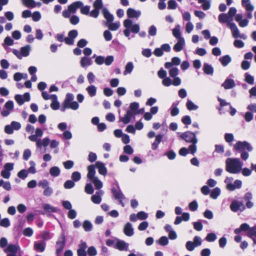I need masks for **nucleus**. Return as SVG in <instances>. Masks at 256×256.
Wrapping results in <instances>:
<instances>
[{
	"label": "nucleus",
	"instance_id": "nucleus-1",
	"mask_svg": "<svg viewBox=\"0 0 256 256\" xmlns=\"http://www.w3.org/2000/svg\"><path fill=\"white\" fill-rule=\"evenodd\" d=\"M234 149L241 152L240 158L244 160H246L249 157L248 152L252 150L253 148L251 144L246 141H238L234 146Z\"/></svg>",
	"mask_w": 256,
	"mask_h": 256
},
{
	"label": "nucleus",
	"instance_id": "nucleus-2",
	"mask_svg": "<svg viewBox=\"0 0 256 256\" xmlns=\"http://www.w3.org/2000/svg\"><path fill=\"white\" fill-rule=\"evenodd\" d=\"M226 163V170L230 174L238 173L242 170V163L238 158H228Z\"/></svg>",
	"mask_w": 256,
	"mask_h": 256
},
{
	"label": "nucleus",
	"instance_id": "nucleus-3",
	"mask_svg": "<svg viewBox=\"0 0 256 256\" xmlns=\"http://www.w3.org/2000/svg\"><path fill=\"white\" fill-rule=\"evenodd\" d=\"M74 96L72 93H68L66 96V98L64 100L60 110L64 112L66 109L70 108L72 110H76L79 108V104L76 101H73Z\"/></svg>",
	"mask_w": 256,
	"mask_h": 256
},
{
	"label": "nucleus",
	"instance_id": "nucleus-4",
	"mask_svg": "<svg viewBox=\"0 0 256 256\" xmlns=\"http://www.w3.org/2000/svg\"><path fill=\"white\" fill-rule=\"evenodd\" d=\"M78 32L76 30H70L68 33V37L64 38V34H58L56 36V40L60 42H64L68 45H72L74 43V40L77 37Z\"/></svg>",
	"mask_w": 256,
	"mask_h": 256
},
{
	"label": "nucleus",
	"instance_id": "nucleus-5",
	"mask_svg": "<svg viewBox=\"0 0 256 256\" xmlns=\"http://www.w3.org/2000/svg\"><path fill=\"white\" fill-rule=\"evenodd\" d=\"M240 228L242 231L246 232L248 230V236L252 240L254 244H256V238H254V236H256V226L250 228L248 224L244 223L240 225Z\"/></svg>",
	"mask_w": 256,
	"mask_h": 256
},
{
	"label": "nucleus",
	"instance_id": "nucleus-6",
	"mask_svg": "<svg viewBox=\"0 0 256 256\" xmlns=\"http://www.w3.org/2000/svg\"><path fill=\"white\" fill-rule=\"evenodd\" d=\"M198 132H192L190 131H186L182 133L180 136V138L184 140L187 142L192 144H196L198 140L196 137V134Z\"/></svg>",
	"mask_w": 256,
	"mask_h": 256
},
{
	"label": "nucleus",
	"instance_id": "nucleus-7",
	"mask_svg": "<svg viewBox=\"0 0 256 256\" xmlns=\"http://www.w3.org/2000/svg\"><path fill=\"white\" fill-rule=\"evenodd\" d=\"M66 244V236L64 234H62L60 238L56 242V254L57 256L62 252Z\"/></svg>",
	"mask_w": 256,
	"mask_h": 256
},
{
	"label": "nucleus",
	"instance_id": "nucleus-8",
	"mask_svg": "<svg viewBox=\"0 0 256 256\" xmlns=\"http://www.w3.org/2000/svg\"><path fill=\"white\" fill-rule=\"evenodd\" d=\"M14 99L18 105L23 104L24 102H29L30 99V94L29 92H26L23 96L20 94H16L14 96Z\"/></svg>",
	"mask_w": 256,
	"mask_h": 256
},
{
	"label": "nucleus",
	"instance_id": "nucleus-9",
	"mask_svg": "<svg viewBox=\"0 0 256 256\" xmlns=\"http://www.w3.org/2000/svg\"><path fill=\"white\" fill-rule=\"evenodd\" d=\"M230 208L231 210L234 212H236L238 210L242 212L245 210L246 207L242 202L234 200L231 203L230 205Z\"/></svg>",
	"mask_w": 256,
	"mask_h": 256
},
{
	"label": "nucleus",
	"instance_id": "nucleus-10",
	"mask_svg": "<svg viewBox=\"0 0 256 256\" xmlns=\"http://www.w3.org/2000/svg\"><path fill=\"white\" fill-rule=\"evenodd\" d=\"M112 192L116 200H119V202L124 206V204L122 202V199L124 198V196L120 190H117L115 188H113L112 189Z\"/></svg>",
	"mask_w": 256,
	"mask_h": 256
},
{
	"label": "nucleus",
	"instance_id": "nucleus-11",
	"mask_svg": "<svg viewBox=\"0 0 256 256\" xmlns=\"http://www.w3.org/2000/svg\"><path fill=\"white\" fill-rule=\"evenodd\" d=\"M228 27L230 29L234 38H239L240 36V32L235 24L228 22Z\"/></svg>",
	"mask_w": 256,
	"mask_h": 256
},
{
	"label": "nucleus",
	"instance_id": "nucleus-12",
	"mask_svg": "<svg viewBox=\"0 0 256 256\" xmlns=\"http://www.w3.org/2000/svg\"><path fill=\"white\" fill-rule=\"evenodd\" d=\"M83 6V3L80 1H76L72 2L70 5L68 6V8L71 12L72 13H76V10L80 8Z\"/></svg>",
	"mask_w": 256,
	"mask_h": 256
},
{
	"label": "nucleus",
	"instance_id": "nucleus-13",
	"mask_svg": "<svg viewBox=\"0 0 256 256\" xmlns=\"http://www.w3.org/2000/svg\"><path fill=\"white\" fill-rule=\"evenodd\" d=\"M87 248L86 243L82 242L78 246V248L77 250L78 256H86V250Z\"/></svg>",
	"mask_w": 256,
	"mask_h": 256
},
{
	"label": "nucleus",
	"instance_id": "nucleus-14",
	"mask_svg": "<svg viewBox=\"0 0 256 256\" xmlns=\"http://www.w3.org/2000/svg\"><path fill=\"white\" fill-rule=\"evenodd\" d=\"M96 166L98 169V173L102 176H106L107 174V169L104 164L100 162H97L96 163Z\"/></svg>",
	"mask_w": 256,
	"mask_h": 256
},
{
	"label": "nucleus",
	"instance_id": "nucleus-15",
	"mask_svg": "<svg viewBox=\"0 0 256 256\" xmlns=\"http://www.w3.org/2000/svg\"><path fill=\"white\" fill-rule=\"evenodd\" d=\"M46 242H34V248L37 252H43L46 248Z\"/></svg>",
	"mask_w": 256,
	"mask_h": 256
},
{
	"label": "nucleus",
	"instance_id": "nucleus-16",
	"mask_svg": "<svg viewBox=\"0 0 256 256\" xmlns=\"http://www.w3.org/2000/svg\"><path fill=\"white\" fill-rule=\"evenodd\" d=\"M124 232L126 236H131L134 234V229L132 227V224L130 222H128L124 225Z\"/></svg>",
	"mask_w": 256,
	"mask_h": 256
},
{
	"label": "nucleus",
	"instance_id": "nucleus-17",
	"mask_svg": "<svg viewBox=\"0 0 256 256\" xmlns=\"http://www.w3.org/2000/svg\"><path fill=\"white\" fill-rule=\"evenodd\" d=\"M236 84L234 81L232 79L227 78L222 83V86L225 89H230L235 86Z\"/></svg>",
	"mask_w": 256,
	"mask_h": 256
},
{
	"label": "nucleus",
	"instance_id": "nucleus-18",
	"mask_svg": "<svg viewBox=\"0 0 256 256\" xmlns=\"http://www.w3.org/2000/svg\"><path fill=\"white\" fill-rule=\"evenodd\" d=\"M218 20L220 23H227V24L228 22H230V21L232 20V18L227 14L224 13L219 14Z\"/></svg>",
	"mask_w": 256,
	"mask_h": 256
},
{
	"label": "nucleus",
	"instance_id": "nucleus-19",
	"mask_svg": "<svg viewBox=\"0 0 256 256\" xmlns=\"http://www.w3.org/2000/svg\"><path fill=\"white\" fill-rule=\"evenodd\" d=\"M126 14L128 18H138L140 15V12H136L134 8H128L126 11Z\"/></svg>",
	"mask_w": 256,
	"mask_h": 256
},
{
	"label": "nucleus",
	"instance_id": "nucleus-20",
	"mask_svg": "<svg viewBox=\"0 0 256 256\" xmlns=\"http://www.w3.org/2000/svg\"><path fill=\"white\" fill-rule=\"evenodd\" d=\"M88 173L87 174V177L92 180H94V178H96L97 177L94 176L96 171H95V166L94 165L92 164L88 167Z\"/></svg>",
	"mask_w": 256,
	"mask_h": 256
},
{
	"label": "nucleus",
	"instance_id": "nucleus-21",
	"mask_svg": "<svg viewBox=\"0 0 256 256\" xmlns=\"http://www.w3.org/2000/svg\"><path fill=\"white\" fill-rule=\"evenodd\" d=\"M114 248L120 250H127L128 244L123 240H118L116 243Z\"/></svg>",
	"mask_w": 256,
	"mask_h": 256
},
{
	"label": "nucleus",
	"instance_id": "nucleus-22",
	"mask_svg": "<svg viewBox=\"0 0 256 256\" xmlns=\"http://www.w3.org/2000/svg\"><path fill=\"white\" fill-rule=\"evenodd\" d=\"M102 12L104 18L106 20L107 22H111L114 20L113 16L109 12L106 8H103L102 10Z\"/></svg>",
	"mask_w": 256,
	"mask_h": 256
},
{
	"label": "nucleus",
	"instance_id": "nucleus-23",
	"mask_svg": "<svg viewBox=\"0 0 256 256\" xmlns=\"http://www.w3.org/2000/svg\"><path fill=\"white\" fill-rule=\"evenodd\" d=\"M242 4L248 12H252L254 9V6L250 4V0H242Z\"/></svg>",
	"mask_w": 256,
	"mask_h": 256
},
{
	"label": "nucleus",
	"instance_id": "nucleus-24",
	"mask_svg": "<svg viewBox=\"0 0 256 256\" xmlns=\"http://www.w3.org/2000/svg\"><path fill=\"white\" fill-rule=\"evenodd\" d=\"M132 116V113L130 110H128L124 116L120 118V120L124 124H128L130 122V119Z\"/></svg>",
	"mask_w": 256,
	"mask_h": 256
},
{
	"label": "nucleus",
	"instance_id": "nucleus-25",
	"mask_svg": "<svg viewBox=\"0 0 256 256\" xmlns=\"http://www.w3.org/2000/svg\"><path fill=\"white\" fill-rule=\"evenodd\" d=\"M184 44V40L183 38H180L174 46V50L176 52H180L182 50L183 45Z\"/></svg>",
	"mask_w": 256,
	"mask_h": 256
},
{
	"label": "nucleus",
	"instance_id": "nucleus-26",
	"mask_svg": "<svg viewBox=\"0 0 256 256\" xmlns=\"http://www.w3.org/2000/svg\"><path fill=\"white\" fill-rule=\"evenodd\" d=\"M93 7L94 8V9L90 12V15L92 17L96 18L98 17L99 14V10L102 8V7L94 4H93Z\"/></svg>",
	"mask_w": 256,
	"mask_h": 256
},
{
	"label": "nucleus",
	"instance_id": "nucleus-27",
	"mask_svg": "<svg viewBox=\"0 0 256 256\" xmlns=\"http://www.w3.org/2000/svg\"><path fill=\"white\" fill-rule=\"evenodd\" d=\"M50 140L48 138H44L42 141L38 140L36 141V146L38 148H41L42 146H47L50 144Z\"/></svg>",
	"mask_w": 256,
	"mask_h": 256
},
{
	"label": "nucleus",
	"instance_id": "nucleus-28",
	"mask_svg": "<svg viewBox=\"0 0 256 256\" xmlns=\"http://www.w3.org/2000/svg\"><path fill=\"white\" fill-rule=\"evenodd\" d=\"M102 193V191H99L96 192V194L92 195L91 197V200L92 201L96 204H99L102 201V198L98 194Z\"/></svg>",
	"mask_w": 256,
	"mask_h": 256
},
{
	"label": "nucleus",
	"instance_id": "nucleus-29",
	"mask_svg": "<svg viewBox=\"0 0 256 256\" xmlns=\"http://www.w3.org/2000/svg\"><path fill=\"white\" fill-rule=\"evenodd\" d=\"M203 70L206 74H212L214 73V68L212 66L206 63L204 65Z\"/></svg>",
	"mask_w": 256,
	"mask_h": 256
},
{
	"label": "nucleus",
	"instance_id": "nucleus-30",
	"mask_svg": "<svg viewBox=\"0 0 256 256\" xmlns=\"http://www.w3.org/2000/svg\"><path fill=\"white\" fill-rule=\"evenodd\" d=\"M231 58L228 55L224 56L220 59L222 64L224 66H226L231 62Z\"/></svg>",
	"mask_w": 256,
	"mask_h": 256
},
{
	"label": "nucleus",
	"instance_id": "nucleus-31",
	"mask_svg": "<svg viewBox=\"0 0 256 256\" xmlns=\"http://www.w3.org/2000/svg\"><path fill=\"white\" fill-rule=\"evenodd\" d=\"M30 47L29 45H26L24 46L21 48L20 53L22 56H28L30 54Z\"/></svg>",
	"mask_w": 256,
	"mask_h": 256
},
{
	"label": "nucleus",
	"instance_id": "nucleus-32",
	"mask_svg": "<svg viewBox=\"0 0 256 256\" xmlns=\"http://www.w3.org/2000/svg\"><path fill=\"white\" fill-rule=\"evenodd\" d=\"M199 4H202V9L204 10H208L210 7V0H198Z\"/></svg>",
	"mask_w": 256,
	"mask_h": 256
},
{
	"label": "nucleus",
	"instance_id": "nucleus-33",
	"mask_svg": "<svg viewBox=\"0 0 256 256\" xmlns=\"http://www.w3.org/2000/svg\"><path fill=\"white\" fill-rule=\"evenodd\" d=\"M92 64L91 59L86 56L82 57L80 60V65L82 67L90 66Z\"/></svg>",
	"mask_w": 256,
	"mask_h": 256
},
{
	"label": "nucleus",
	"instance_id": "nucleus-34",
	"mask_svg": "<svg viewBox=\"0 0 256 256\" xmlns=\"http://www.w3.org/2000/svg\"><path fill=\"white\" fill-rule=\"evenodd\" d=\"M173 36L176 38L180 40L181 37V33L180 31V26L177 25L175 28L172 30Z\"/></svg>",
	"mask_w": 256,
	"mask_h": 256
},
{
	"label": "nucleus",
	"instance_id": "nucleus-35",
	"mask_svg": "<svg viewBox=\"0 0 256 256\" xmlns=\"http://www.w3.org/2000/svg\"><path fill=\"white\" fill-rule=\"evenodd\" d=\"M60 170L58 166H53L50 170V174L52 176H58L60 175Z\"/></svg>",
	"mask_w": 256,
	"mask_h": 256
},
{
	"label": "nucleus",
	"instance_id": "nucleus-36",
	"mask_svg": "<svg viewBox=\"0 0 256 256\" xmlns=\"http://www.w3.org/2000/svg\"><path fill=\"white\" fill-rule=\"evenodd\" d=\"M43 208L44 211L47 212H57V210L56 208L52 206L49 204H44L43 206Z\"/></svg>",
	"mask_w": 256,
	"mask_h": 256
},
{
	"label": "nucleus",
	"instance_id": "nucleus-37",
	"mask_svg": "<svg viewBox=\"0 0 256 256\" xmlns=\"http://www.w3.org/2000/svg\"><path fill=\"white\" fill-rule=\"evenodd\" d=\"M86 90L90 96L92 97L96 96V88L94 86H88L86 88Z\"/></svg>",
	"mask_w": 256,
	"mask_h": 256
},
{
	"label": "nucleus",
	"instance_id": "nucleus-38",
	"mask_svg": "<svg viewBox=\"0 0 256 256\" xmlns=\"http://www.w3.org/2000/svg\"><path fill=\"white\" fill-rule=\"evenodd\" d=\"M156 242L160 246H165L168 244V240L166 236H162L156 241Z\"/></svg>",
	"mask_w": 256,
	"mask_h": 256
},
{
	"label": "nucleus",
	"instance_id": "nucleus-39",
	"mask_svg": "<svg viewBox=\"0 0 256 256\" xmlns=\"http://www.w3.org/2000/svg\"><path fill=\"white\" fill-rule=\"evenodd\" d=\"M220 189L218 187L215 188L210 192V196L213 199H216L220 194Z\"/></svg>",
	"mask_w": 256,
	"mask_h": 256
},
{
	"label": "nucleus",
	"instance_id": "nucleus-40",
	"mask_svg": "<svg viewBox=\"0 0 256 256\" xmlns=\"http://www.w3.org/2000/svg\"><path fill=\"white\" fill-rule=\"evenodd\" d=\"M82 227L85 231L90 232L92 230V224L88 220H86L84 222Z\"/></svg>",
	"mask_w": 256,
	"mask_h": 256
},
{
	"label": "nucleus",
	"instance_id": "nucleus-41",
	"mask_svg": "<svg viewBox=\"0 0 256 256\" xmlns=\"http://www.w3.org/2000/svg\"><path fill=\"white\" fill-rule=\"evenodd\" d=\"M178 104H176L174 102L172 104V107L170 110V114L172 116H177L180 112V110L178 108L176 107Z\"/></svg>",
	"mask_w": 256,
	"mask_h": 256
},
{
	"label": "nucleus",
	"instance_id": "nucleus-42",
	"mask_svg": "<svg viewBox=\"0 0 256 256\" xmlns=\"http://www.w3.org/2000/svg\"><path fill=\"white\" fill-rule=\"evenodd\" d=\"M134 68V66L132 62H128L126 67L125 70L124 72V74L126 75L127 74L130 73Z\"/></svg>",
	"mask_w": 256,
	"mask_h": 256
},
{
	"label": "nucleus",
	"instance_id": "nucleus-43",
	"mask_svg": "<svg viewBox=\"0 0 256 256\" xmlns=\"http://www.w3.org/2000/svg\"><path fill=\"white\" fill-rule=\"evenodd\" d=\"M24 5L28 8H34L36 6V3L34 0H22Z\"/></svg>",
	"mask_w": 256,
	"mask_h": 256
},
{
	"label": "nucleus",
	"instance_id": "nucleus-44",
	"mask_svg": "<svg viewBox=\"0 0 256 256\" xmlns=\"http://www.w3.org/2000/svg\"><path fill=\"white\" fill-rule=\"evenodd\" d=\"M94 184L95 188L96 190H99L102 186V182L98 179V178H94L91 180Z\"/></svg>",
	"mask_w": 256,
	"mask_h": 256
},
{
	"label": "nucleus",
	"instance_id": "nucleus-45",
	"mask_svg": "<svg viewBox=\"0 0 256 256\" xmlns=\"http://www.w3.org/2000/svg\"><path fill=\"white\" fill-rule=\"evenodd\" d=\"M186 106L189 110H195L198 108V106L194 104L190 100H188Z\"/></svg>",
	"mask_w": 256,
	"mask_h": 256
},
{
	"label": "nucleus",
	"instance_id": "nucleus-46",
	"mask_svg": "<svg viewBox=\"0 0 256 256\" xmlns=\"http://www.w3.org/2000/svg\"><path fill=\"white\" fill-rule=\"evenodd\" d=\"M71 178L74 182H78L81 178V174L78 172H73L72 174Z\"/></svg>",
	"mask_w": 256,
	"mask_h": 256
},
{
	"label": "nucleus",
	"instance_id": "nucleus-47",
	"mask_svg": "<svg viewBox=\"0 0 256 256\" xmlns=\"http://www.w3.org/2000/svg\"><path fill=\"white\" fill-rule=\"evenodd\" d=\"M6 251L11 253H17L18 248L15 244H10L8 245Z\"/></svg>",
	"mask_w": 256,
	"mask_h": 256
},
{
	"label": "nucleus",
	"instance_id": "nucleus-48",
	"mask_svg": "<svg viewBox=\"0 0 256 256\" xmlns=\"http://www.w3.org/2000/svg\"><path fill=\"white\" fill-rule=\"evenodd\" d=\"M179 70L177 68H172L169 70V74L172 78H175L178 74Z\"/></svg>",
	"mask_w": 256,
	"mask_h": 256
},
{
	"label": "nucleus",
	"instance_id": "nucleus-49",
	"mask_svg": "<svg viewBox=\"0 0 256 256\" xmlns=\"http://www.w3.org/2000/svg\"><path fill=\"white\" fill-rule=\"evenodd\" d=\"M84 191L86 194H92L94 192V189L90 184H86L85 186Z\"/></svg>",
	"mask_w": 256,
	"mask_h": 256
},
{
	"label": "nucleus",
	"instance_id": "nucleus-50",
	"mask_svg": "<svg viewBox=\"0 0 256 256\" xmlns=\"http://www.w3.org/2000/svg\"><path fill=\"white\" fill-rule=\"evenodd\" d=\"M216 238V236L214 233L208 234L205 240L208 242H214Z\"/></svg>",
	"mask_w": 256,
	"mask_h": 256
},
{
	"label": "nucleus",
	"instance_id": "nucleus-51",
	"mask_svg": "<svg viewBox=\"0 0 256 256\" xmlns=\"http://www.w3.org/2000/svg\"><path fill=\"white\" fill-rule=\"evenodd\" d=\"M188 207L191 211H196L198 208V204L196 200H193L189 204Z\"/></svg>",
	"mask_w": 256,
	"mask_h": 256
},
{
	"label": "nucleus",
	"instance_id": "nucleus-52",
	"mask_svg": "<svg viewBox=\"0 0 256 256\" xmlns=\"http://www.w3.org/2000/svg\"><path fill=\"white\" fill-rule=\"evenodd\" d=\"M75 186L74 182L72 180H66L64 184V188L66 189H70Z\"/></svg>",
	"mask_w": 256,
	"mask_h": 256
},
{
	"label": "nucleus",
	"instance_id": "nucleus-53",
	"mask_svg": "<svg viewBox=\"0 0 256 256\" xmlns=\"http://www.w3.org/2000/svg\"><path fill=\"white\" fill-rule=\"evenodd\" d=\"M193 226L194 229L197 231H200L202 230L203 225L200 220L194 222Z\"/></svg>",
	"mask_w": 256,
	"mask_h": 256
},
{
	"label": "nucleus",
	"instance_id": "nucleus-54",
	"mask_svg": "<svg viewBox=\"0 0 256 256\" xmlns=\"http://www.w3.org/2000/svg\"><path fill=\"white\" fill-rule=\"evenodd\" d=\"M148 217V214L143 211H140L137 213V218L140 220H146Z\"/></svg>",
	"mask_w": 256,
	"mask_h": 256
},
{
	"label": "nucleus",
	"instance_id": "nucleus-55",
	"mask_svg": "<svg viewBox=\"0 0 256 256\" xmlns=\"http://www.w3.org/2000/svg\"><path fill=\"white\" fill-rule=\"evenodd\" d=\"M28 175V172L27 170L24 169L22 170L18 174V177L22 179L26 178L27 177Z\"/></svg>",
	"mask_w": 256,
	"mask_h": 256
},
{
	"label": "nucleus",
	"instance_id": "nucleus-56",
	"mask_svg": "<svg viewBox=\"0 0 256 256\" xmlns=\"http://www.w3.org/2000/svg\"><path fill=\"white\" fill-rule=\"evenodd\" d=\"M245 81L250 84H252L254 82V78L252 76L248 73H246L245 74Z\"/></svg>",
	"mask_w": 256,
	"mask_h": 256
},
{
	"label": "nucleus",
	"instance_id": "nucleus-57",
	"mask_svg": "<svg viewBox=\"0 0 256 256\" xmlns=\"http://www.w3.org/2000/svg\"><path fill=\"white\" fill-rule=\"evenodd\" d=\"M63 164L66 169L69 170L74 166V162L72 160H68L64 162Z\"/></svg>",
	"mask_w": 256,
	"mask_h": 256
},
{
	"label": "nucleus",
	"instance_id": "nucleus-58",
	"mask_svg": "<svg viewBox=\"0 0 256 256\" xmlns=\"http://www.w3.org/2000/svg\"><path fill=\"white\" fill-rule=\"evenodd\" d=\"M177 8V4L174 0H170L168 2V9L175 10Z\"/></svg>",
	"mask_w": 256,
	"mask_h": 256
},
{
	"label": "nucleus",
	"instance_id": "nucleus-59",
	"mask_svg": "<svg viewBox=\"0 0 256 256\" xmlns=\"http://www.w3.org/2000/svg\"><path fill=\"white\" fill-rule=\"evenodd\" d=\"M80 8V12L85 15H88L90 14V6H82Z\"/></svg>",
	"mask_w": 256,
	"mask_h": 256
},
{
	"label": "nucleus",
	"instance_id": "nucleus-60",
	"mask_svg": "<svg viewBox=\"0 0 256 256\" xmlns=\"http://www.w3.org/2000/svg\"><path fill=\"white\" fill-rule=\"evenodd\" d=\"M224 140L227 142H232L234 140V136L232 134L226 133L224 134Z\"/></svg>",
	"mask_w": 256,
	"mask_h": 256
},
{
	"label": "nucleus",
	"instance_id": "nucleus-61",
	"mask_svg": "<svg viewBox=\"0 0 256 256\" xmlns=\"http://www.w3.org/2000/svg\"><path fill=\"white\" fill-rule=\"evenodd\" d=\"M182 122L186 125H189L192 123L191 118L189 116H185L182 118Z\"/></svg>",
	"mask_w": 256,
	"mask_h": 256
},
{
	"label": "nucleus",
	"instance_id": "nucleus-62",
	"mask_svg": "<svg viewBox=\"0 0 256 256\" xmlns=\"http://www.w3.org/2000/svg\"><path fill=\"white\" fill-rule=\"evenodd\" d=\"M0 226L3 227L7 228L10 226V222L8 218H4L0 222Z\"/></svg>",
	"mask_w": 256,
	"mask_h": 256
},
{
	"label": "nucleus",
	"instance_id": "nucleus-63",
	"mask_svg": "<svg viewBox=\"0 0 256 256\" xmlns=\"http://www.w3.org/2000/svg\"><path fill=\"white\" fill-rule=\"evenodd\" d=\"M186 246L188 250L192 251L196 247V244L192 241H188L186 243Z\"/></svg>",
	"mask_w": 256,
	"mask_h": 256
},
{
	"label": "nucleus",
	"instance_id": "nucleus-64",
	"mask_svg": "<svg viewBox=\"0 0 256 256\" xmlns=\"http://www.w3.org/2000/svg\"><path fill=\"white\" fill-rule=\"evenodd\" d=\"M70 21L72 24L76 25L79 22L80 19L78 16L73 15L70 17Z\"/></svg>",
	"mask_w": 256,
	"mask_h": 256
}]
</instances>
